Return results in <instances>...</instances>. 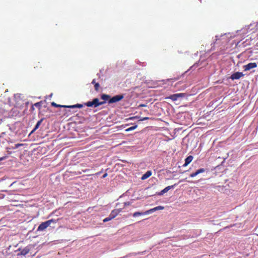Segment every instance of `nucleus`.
Wrapping results in <instances>:
<instances>
[{
  "label": "nucleus",
  "instance_id": "393cba45",
  "mask_svg": "<svg viewBox=\"0 0 258 258\" xmlns=\"http://www.w3.org/2000/svg\"><path fill=\"white\" fill-rule=\"evenodd\" d=\"M110 221L109 220V219L107 217L105 218L104 219H103V222H107L108 221Z\"/></svg>",
  "mask_w": 258,
  "mask_h": 258
},
{
  "label": "nucleus",
  "instance_id": "423d86ee",
  "mask_svg": "<svg viewBox=\"0 0 258 258\" xmlns=\"http://www.w3.org/2000/svg\"><path fill=\"white\" fill-rule=\"evenodd\" d=\"M175 185L176 184L168 186L162 190L160 192H158L157 195L159 196H162L163 194L168 191L170 189L174 188Z\"/></svg>",
  "mask_w": 258,
  "mask_h": 258
},
{
  "label": "nucleus",
  "instance_id": "cd10ccee",
  "mask_svg": "<svg viewBox=\"0 0 258 258\" xmlns=\"http://www.w3.org/2000/svg\"><path fill=\"white\" fill-rule=\"evenodd\" d=\"M6 158V157H5V156L0 158V161L5 160Z\"/></svg>",
  "mask_w": 258,
  "mask_h": 258
},
{
  "label": "nucleus",
  "instance_id": "c85d7f7f",
  "mask_svg": "<svg viewBox=\"0 0 258 258\" xmlns=\"http://www.w3.org/2000/svg\"><path fill=\"white\" fill-rule=\"evenodd\" d=\"M91 83H92V84H94V85H95V83H96V80H95V79H94L92 80V81Z\"/></svg>",
  "mask_w": 258,
  "mask_h": 258
},
{
  "label": "nucleus",
  "instance_id": "39448f33",
  "mask_svg": "<svg viewBox=\"0 0 258 258\" xmlns=\"http://www.w3.org/2000/svg\"><path fill=\"white\" fill-rule=\"evenodd\" d=\"M257 67L255 62H250L246 65L243 66V69L245 71H249L252 69L255 68Z\"/></svg>",
  "mask_w": 258,
  "mask_h": 258
},
{
  "label": "nucleus",
  "instance_id": "b1692460",
  "mask_svg": "<svg viewBox=\"0 0 258 258\" xmlns=\"http://www.w3.org/2000/svg\"><path fill=\"white\" fill-rule=\"evenodd\" d=\"M41 102H37V103H36L34 104V105L37 107H40L41 106Z\"/></svg>",
  "mask_w": 258,
  "mask_h": 258
},
{
  "label": "nucleus",
  "instance_id": "bb28decb",
  "mask_svg": "<svg viewBox=\"0 0 258 258\" xmlns=\"http://www.w3.org/2000/svg\"><path fill=\"white\" fill-rule=\"evenodd\" d=\"M109 219V220H112V219H113V217H112L111 215H110V214H109V215L108 216V217H107Z\"/></svg>",
  "mask_w": 258,
  "mask_h": 258
},
{
  "label": "nucleus",
  "instance_id": "72a5a7b5",
  "mask_svg": "<svg viewBox=\"0 0 258 258\" xmlns=\"http://www.w3.org/2000/svg\"><path fill=\"white\" fill-rule=\"evenodd\" d=\"M146 105L145 104H140V107H144V106H146Z\"/></svg>",
  "mask_w": 258,
  "mask_h": 258
},
{
  "label": "nucleus",
  "instance_id": "f3484780",
  "mask_svg": "<svg viewBox=\"0 0 258 258\" xmlns=\"http://www.w3.org/2000/svg\"><path fill=\"white\" fill-rule=\"evenodd\" d=\"M118 214V211L115 210H112L110 213V215H111L112 217H113V218H114Z\"/></svg>",
  "mask_w": 258,
  "mask_h": 258
},
{
  "label": "nucleus",
  "instance_id": "ddd939ff",
  "mask_svg": "<svg viewBox=\"0 0 258 258\" xmlns=\"http://www.w3.org/2000/svg\"><path fill=\"white\" fill-rule=\"evenodd\" d=\"M110 96L109 95L102 94L101 95V99L104 100V101L105 102V101L109 100L110 99Z\"/></svg>",
  "mask_w": 258,
  "mask_h": 258
},
{
  "label": "nucleus",
  "instance_id": "6ab92c4d",
  "mask_svg": "<svg viewBox=\"0 0 258 258\" xmlns=\"http://www.w3.org/2000/svg\"><path fill=\"white\" fill-rule=\"evenodd\" d=\"M205 169L204 168H200L196 171L198 174L203 173L205 171Z\"/></svg>",
  "mask_w": 258,
  "mask_h": 258
},
{
  "label": "nucleus",
  "instance_id": "20e7f679",
  "mask_svg": "<svg viewBox=\"0 0 258 258\" xmlns=\"http://www.w3.org/2000/svg\"><path fill=\"white\" fill-rule=\"evenodd\" d=\"M97 99L98 98H94L92 101H88L86 103H85L84 104L85 105L88 106V107H97Z\"/></svg>",
  "mask_w": 258,
  "mask_h": 258
},
{
  "label": "nucleus",
  "instance_id": "a211bd4d",
  "mask_svg": "<svg viewBox=\"0 0 258 258\" xmlns=\"http://www.w3.org/2000/svg\"><path fill=\"white\" fill-rule=\"evenodd\" d=\"M137 127V125H133L127 129L125 130L126 132H130L133 130H135Z\"/></svg>",
  "mask_w": 258,
  "mask_h": 258
},
{
  "label": "nucleus",
  "instance_id": "a878e982",
  "mask_svg": "<svg viewBox=\"0 0 258 258\" xmlns=\"http://www.w3.org/2000/svg\"><path fill=\"white\" fill-rule=\"evenodd\" d=\"M222 35H221L220 36H219L218 35H216V37H216V40L217 41V40H219L220 39V37H222Z\"/></svg>",
  "mask_w": 258,
  "mask_h": 258
},
{
  "label": "nucleus",
  "instance_id": "1a4fd4ad",
  "mask_svg": "<svg viewBox=\"0 0 258 258\" xmlns=\"http://www.w3.org/2000/svg\"><path fill=\"white\" fill-rule=\"evenodd\" d=\"M164 208L163 206H157L153 209H151L150 210H149L146 211V213H148V214H149L152 213L153 212H155L157 210H163Z\"/></svg>",
  "mask_w": 258,
  "mask_h": 258
},
{
  "label": "nucleus",
  "instance_id": "f257e3e1",
  "mask_svg": "<svg viewBox=\"0 0 258 258\" xmlns=\"http://www.w3.org/2000/svg\"><path fill=\"white\" fill-rule=\"evenodd\" d=\"M59 219H52L49 220H47L45 222H42L41 223L37 228V231H43L45 229H46L48 227L50 226L51 224H55Z\"/></svg>",
  "mask_w": 258,
  "mask_h": 258
},
{
  "label": "nucleus",
  "instance_id": "473e14b6",
  "mask_svg": "<svg viewBox=\"0 0 258 258\" xmlns=\"http://www.w3.org/2000/svg\"><path fill=\"white\" fill-rule=\"evenodd\" d=\"M22 249H23V248H19L18 249L17 251H20V252L21 251Z\"/></svg>",
  "mask_w": 258,
  "mask_h": 258
},
{
  "label": "nucleus",
  "instance_id": "9b49d317",
  "mask_svg": "<svg viewBox=\"0 0 258 258\" xmlns=\"http://www.w3.org/2000/svg\"><path fill=\"white\" fill-rule=\"evenodd\" d=\"M193 157L191 155L188 156L187 157H186L185 159V163L183 165V166L185 167L187 166L192 160Z\"/></svg>",
  "mask_w": 258,
  "mask_h": 258
},
{
  "label": "nucleus",
  "instance_id": "412c9836",
  "mask_svg": "<svg viewBox=\"0 0 258 258\" xmlns=\"http://www.w3.org/2000/svg\"><path fill=\"white\" fill-rule=\"evenodd\" d=\"M105 103V101L99 102V99H97V107H98V106H100V105H102V104H104Z\"/></svg>",
  "mask_w": 258,
  "mask_h": 258
},
{
  "label": "nucleus",
  "instance_id": "4be33fe9",
  "mask_svg": "<svg viewBox=\"0 0 258 258\" xmlns=\"http://www.w3.org/2000/svg\"><path fill=\"white\" fill-rule=\"evenodd\" d=\"M132 202H127L123 203L124 206H129L132 204Z\"/></svg>",
  "mask_w": 258,
  "mask_h": 258
},
{
  "label": "nucleus",
  "instance_id": "7c9ffc66",
  "mask_svg": "<svg viewBox=\"0 0 258 258\" xmlns=\"http://www.w3.org/2000/svg\"><path fill=\"white\" fill-rule=\"evenodd\" d=\"M107 173H105V174H103V175L102 176V178H105L107 176Z\"/></svg>",
  "mask_w": 258,
  "mask_h": 258
},
{
  "label": "nucleus",
  "instance_id": "aec40b11",
  "mask_svg": "<svg viewBox=\"0 0 258 258\" xmlns=\"http://www.w3.org/2000/svg\"><path fill=\"white\" fill-rule=\"evenodd\" d=\"M99 83H95V85H94V88H95V90L96 91H98V89H99Z\"/></svg>",
  "mask_w": 258,
  "mask_h": 258
},
{
  "label": "nucleus",
  "instance_id": "2eb2a0df",
  "mask_svg": "<svg viewBox=\"0 0 258 258\" xmlns=\"http://www.w3.org/2000/svg\"><path fill=\"white\" fill-rule=\"evenodd\" d=\"M146 214H148V213H146V212H135L133 214V216L134 217H137L139 216H141V215H146Z\"/></svg>",
  "mask_w": 258,
  "mask_h": 258
},
{
  "label": "nucleus",
  "instance_id": "7ed1b4c3",
  "mask_svg": "<svg viewBox=\"0 0 258 258\" xmlns=\"http://www.w3.org/2000/svg\"><path fill=\"white\" fill-rule=\"evenodd\" d=\"M33 246L32 245H28L27 246L25 247L23 249H22L20 253H17V256L20 255H25L28 254L29 251L33 248Z\"/></svg>",
  "mask_w": 258,
  "mask_h": 258
},
{
  "label": "nucleus",
  "instance_id": "f03ea898",
  "mask_svg": "<svg viewBox=\"0 0 258 258\" xmlns=\"http://www.w3.org/2000/svg\"><path fill=\"white\" fill-rule=\"evenodd\" d=\"M123 98H124V95L122 94L115 95V96H114L110 98V99H109L108 103V104L115 103V102L120 101Z\"/></svg>",
  "mask_w": 258,
  "mask_h": 258
},
{
  "label": "nucleus",
  "instance_id": "6e6552de",
  "mask_svg": "<svg viewBox=\"0 0 258 258\" xmlns=\"http://www.w3.org/2000/svg\"><path fill=\"white\" fill-rule=\"evenodd\" d=\"M184 96V94L183 93H178V94H175L173 95H172L170 96V98L172 99L173 101H176L178 99L179 97H182Z\"/></svg>",
  "mask_w": 258,
  "mask_h": 258
},
{
  "label": "nucleus",
  "instance_id": "4468645a",
  "mask_svg": "<svg viewBox=\"0 0 258 258\" xmlns=\"http://www.w3.org/2000/svg\"><path fill=\"white\" fill-rule=\"evenodd\" d=\"M83 105L81 104H77L73 105H68L67 108H81L83 107Z\"/></svg>",
  "mask_w": 258,
  "mask_h": 258
},
{
  "label": "nucleus",
  "instance_id": "f8f14e48",
  "mask_svg": "<svg viewBox=\"0 0 258 258\" xmlns=\"http://www.w3.org/2000/svg\"><path fill=\"white\" fill-rule=\"evenodd\" d=\"M152 175V171L150 170L147 171L141 177L142 180H145L149 177Z\"/></svg>",
  "mask_w": 258,
  "mask_h": 258
},
{
  "label": "nucleus",
  "instance_id": "2f4dec72",
  "mask_svg": "<svg viewBox=\"0 0 258 258\" xmlns=\"http://www.w3.org/2000/svg\"><path fill=\"white\" fill-rule=\"evenodd\" d=\"M148 119V117H144L141 120H145Z\"/></svg>",
  "mask_w": 258,
  "mask_h": 258
},
{
  "label": "nucleus",
  "instance_id": "9d476101",
  "mask_svg": "<svg viewBox=\"0 0 258 258\" xmlns=\"http://www.w3.org/2000/svg\"><path fill=\"white\" fill-rule=\"evenodd\" d=\"M44 120V118H41L40 120H39L36 123V124L35 125L34 129L31 131V132L30 133V134H33L36 130H37L40 126V125L41 124L42 122H43V121Z\"/></svg>",
  "mask_w": 258,
  "mask_h": 258
},
{
  "label": "nucleus",
  "instance_id": "f704fd0d",
  "mask_svg": "<svg viewBox=\"0 0 258 258\" xmlns=\"http://www.w3.org/2000/svg\"><path fill=\"white\" fill-rule=\"evenodd\" d=\"M194 66H195V65L192 66V67H191L190 69H192Z\"/></svg>",
  "mask_w": 258,
  "mask_h": 258
},
{
  "label": "nucleus",
  "instance_id": "0eeeda50",
  "mask_svg": "<svg viewBox=\"0 0 258 258\" xmlns=\"http://www.w3.org/2000/svg\"><path fill=\"white\" fill-rule=\"evenodd\" d=\"M244 76V75L242 73H241V72H236V73H234V74H233L230 77V78L232 80H237V79H239V78H240L241 77H243Z\"/></svg>",
  "mask_w": 258,
  "mask_h": 258
},
{
  "label": "nucleus",
  "instance_id": "dca6fc26",
  "mask_svg": "<svg viewBox=\"0 0 258 258\" xmlns=\"http://www.w3.org/2000/svg\"><path fill=\"white\" fill-rule=\"evenodd\" d=\"M51 105L52 106H54V107H63V108H67V106H68V105H58V104H57L56 103H55L54 102H52L51 103Z\"/></svg>",
  "mask_w": 258,
  "mask_h": 258
},
{
  "label": "nucleus",
  "instance_id": "c756f323",
  "mask_svg": "<svg viewBox=\"0 0 258 258\" xmlns=\"http://www.w3.org/2000/svg\"><path fill=\"white\" fill-rule=\"evenodd\" d=\"M115 210H117L118 211V214L122 211V209L121 208H119V209H115Z\"/></svg>",
  "mask_w": 258,
  "mask_h": 258
},
{
  "label": "nucleus",
  "instance_id": "5701e85b",
  "mask_svg": "<svg viewBox=\"0 0 258 258\" xmlns=\"http://www.w3.org/2000/svg\"><path fill=\"white\" fill-rule=\"evenodd\" d=\"M197 175H198V174H197V172L196 171L195 172H194V173L190 174L189 176L191 177H194L196 176H197Z\"/></svg>",
  "mask_w": 258,
  "mask_h": 258
},
{
  "label": "nucleus",
  "instance_id": "c9c22d12",
  "mask_svg": "<svg viewBox=\"0 0 258 258\" xmlns=\"http://www.w3.org/2000/svg\"><path fill=\"white\" fill-rule=\"evenodd\" d=\"M128 256H129V255H126L125 257H128Z\"/></svg>",
  "mask_w": 258,
  "mask_h": 258
}]
</instances>
